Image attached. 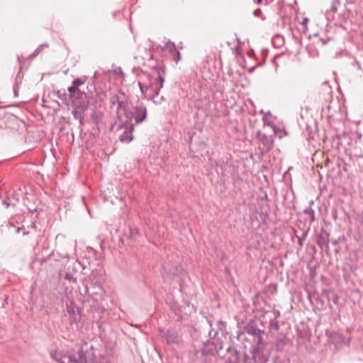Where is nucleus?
<instances>
[{
  "label": "nucleus",
  "instance_id": "2f4dec72",
  "mask_svg": "<svg viewBox=\"0 0 363 363\" xmlns=\"http://www.w3.org/2000/svg\"><path fill=\"white\" fill-rule=\"evenodd\" d=\"M311 222L315 221V216L314 214H311Z\"/></svg>",
  "mask_w": 363,
  "mask_h": 363
},
{
  "label": "nucleus",
  "instance_id": "e433bc0d",
  "mask_svg": "<svg viewBox=\"0 0 363 363\" xmlns=\"http://www.w3.org/2000/svg\"><path fill=\"white\" fill-rule=\"evenodd\" d=\"M21 230V228L18 227L17 229H16V232L17 233H19Z\"/></svg>",
  "mask_w": 363,
  "mask_h": 363
},
{
  "label": "nucleus",
  "instance_id": "9b49d317",
  "mask_svg": "<svg viewBox=\"0 0 363 363\" xmlns=\"http://www.w3.org/2000/svg\"><path fill=\"white\" fill-rule=\"evenodd\" d=\"M153 48L160 49L162 51H167L169 54L174 52L178 48L176 47L175 43L172 42L170 40L164 42L163 45H152Z\"/></svg>",
  "mask_w": 363,
  "mask_h": 363
},
{
  "label": "nucleus",
  "instance_id": "f8f14e48",
  "mask_svg": "<svg viewBox=\"0 0 363 363\" xmlns=\"http://www.w3.org/2000/svg\"><path fill=\"white\" fill-rule=\"evenodd\" d=\"M245 333L248 336L249 339L257 334H264V330L258 329L253 325L247 326Z\"/></svg>",
  "mask_w": 363,
  "mask_h": 363
},
{
  "label": "nucleus",
  "instance_id": "393cba45",
  "mask_svg": "<svg viewBox=\"0 0 363 363\" xmlns=\"http://www.w3.org/2000/svg\"><path fill=\"white\" fill-rule=\"evenodd\" d=\"M308 235L307 231L303 232L301 236H298V245L300 247H302L303 245V242L306 239V237Z\"/></svg>",
  "mask_w": 363,
  "mask_h": 363
},
{
  "label": "nucleus",
  "instance_id": "4468645a",
  "mask_svg": "<svg viewBox=\"0 0 363 363\" xmlns=\"http://www.w3.org/2000/svg\"><path fill=\"white\" fill-rule=\"evenodd\" d=\"M238 363H252L251 357L246 353H240L238 352Z\"/></svg>",
  "mask_w": 363,
  "mask_h": 363
},
{
  "label": "nucleus",
  "instance_id": "c03bdc74",
  "mask_svg": "<svg viewBox=\"0 0 363 363\" xmlns=\"http://www.w3.org/2000/svg\"><path fill=\"white\" fill-rule=\"evenodd\" d=\"M252 69H253V68H250L249 71H250V72H252Z\"/></svg>",
  "mask_w": 363,
  "mask_h": 363
},
{
  "label": "nucleus",
  "instance_id": "f257e3e1",
  "mask_svg": "<svg viewBox=\"0 0 363 363\" xmlns=\"http://www.w3.org/2000/svg\"><path fill=\"white\" fill-rule=\"evenodd\" d=\"M50 356L57 363H89L93 357V352L85 351L82 347L77 352L67 354L52 350L50 352Z\"/></svg>",
  "mask_w": 363,
  "mask_h": 363
},
{
  "label": "nucleus",
  "instance_id": "1a4fd4ad",
  "mask_svg": "<svg viewBox=\"0 0 363 363\" xmlns=\"http://www.w3.org/2000/svg\"><path fill=\"white\" fill-rule=\"evenodd\" d=\"M134 125L132 123H128L125 126V130L120 135L119 139L122 143H128L133 139V130Z\"/></svg>",
  "mask_w": 363,
  "mask_h": 363
},
{
  "label": "nucleus",
  "instance_id": "f3484780",
  "mask_svg": "<svg viewBox=\"0 0 363 363\" xmlns=\"http://www.w3.org/2000/svg\"><path fill=\"white\" fill-rule=\"evenodd\" d=\"M52 94L56 96L60 99L62 100L63 101H65L67 98V94L66 93L65 89H60L57 91H53Z\"/></svg>",
  "mask_w": 363,
  "mask_h": 363
},
{
  "label": "nucleus",
  "instance_id": "58836bf2",
  "mask_svg": "<svg viewBox=\"0 0 363 363\" xmlns=\"http://www.w3.org/2000/svg\"><path fill=\"white\" fill-rule=\"evenodd\" d=\"M257 2L258 4H260V3L262 2V0H257Z\"/></svg>",
  "mask_w": 363,
  "mask_h": 363
},
{
  "label": "nucleus",
  "instance_id": "bb28decb",
  "mask_svg": "<svg viewBox=\"0 0 363 363\" xmlns=\"http://www.w3.org/2000/svg\"><path fill=\"white\" fill-rule=\"evenodd\" d=\"M118 108L123 109V110H126L127 107H128V101H123V100H120L118 101Z\"/></svg>",
  "mask_w": 363,
  "mask_h": 363
},
{
  "label": "nucleus",
  "instance_id": "423d86ee",
  "mask_svg": "<svg viewBox=\"0 0 363 363\" xmlns=\"http://www.w3.org/2000/svg\"><path fill=\"white\" fill-rule=\"evenodd\" d=\"M250 352L252 363H266L267 362V357L263 353V347H252Z\"/></svg>",
  "mask_w": 363,
  "mask_h": 363
},
{
  "label": "nucleus",
  "instance_id": "39448f33",
  "mask_svg": "<svg viewBox=\"0 0 363 363\" xmlns=\"http://www.w3.org/2000/svg\"><path fill=\"white\" fill-rule=\"evenodd\" d=\"M164 82V77L159 72L158 76L157 77V83H159V88L155 89L154 94H152L149 99H151L152 102L157 105L161 104L164 101V96L159 95L160 89L163 87Z\"/></svg>",
  "mask_w": 363,
  "mask_h": 363
},
{
  "label": "nucleus",
  "instance_id": "a19ab883",
  "mask_svg": "<svg viewBox=\"0 0 363 363\" xmlns=\"http://www.w3.org/2000/svg\"><path fill=\"white\" fill-rule=\"evenodd\" d=\"M301 26H302L303 27H306V24L303 23V24H301Z\"/></svg>",
  "mask_w": 363,
  "mask_h": 363
},
{
  "label": "nucleus",
  "instance_id": "a211bd4d",
  "mask_svg": "<svg viewBox=\"0 0 363 363\" xmlns=\"http://www.w3.org/2000/svg\"><path fill=\"white\" fill-rule=\"evenodd\" d=\"M147 85V87L150 88L149 89V94L147 99L150 98V96H152V94H154V91L157 88H159V83H157V78L155 79L154 82H150Z\"/></svg>",
  "mask_w": 363,
  "mask_h": 363
},
{
  "label": "nucleus",
  "instance_id": "7ed1b4c3",
  "mask_svg": "<svg viewBox=\"0 0 363 363\" xmlns=\"http://www.w3.org/2000/svg\"><path fill=\"white\" fill-rule=\"evenodd\" d=\"M217 326L218 328V330L211 329L208 332V342L215 345L216 350L222 349L221 342L218 335L219 333H221V335H223L225 330L226 323L222 320H219L217 322Z\"/></svg>",
  "mask_w": 363,
  "mask_h": 363
},
{
  "label": "nucleus",
  "instance_id": "473e14b6",
  "mask_svg": "<svg viewBox=\"0 0 363 363\" xmlns=\"http://www.w3.org/2000/svg\"><path fill=\"white\" fill-rule=\"evenodd\" d=\"M260 12L261 11L259 9H257L254 11V14L257 16Z\"/></svg>",
  "mask_w": 363,
  "mask_h": 363
},
{
  "label": "nucleus",
  "instance_id": "ea45409f",
  "mask_svg": "<svg viewBox=\"0 0 363 363\" xmlns=\"http://www.w3.org/2000/svg\"><path fill=\"white\" fill-rule=\"evenodd\" d=\"M76 267H77L75 266V264H74L73 267H72V268H73V269H76Z\"/></svg>",
  "mask_w": 363,
  "mask_h": 363
},
{
  "label": "nucleus",
  "instance_id": "37998d69",
  "mask_svg": "<svg viewBox=\"0 0 363 363\" xmlns=\"http://www.w3.org/2000/svg\"><path fill=\"white\" fill-rule=\"evenodd\" d=\"M14 94H15V95H16V94H17V92H16V89H14Z\"/></svg>",
  "mask_w": 363,
  "mask_h": 363
},
{
  "label": "nucleus",
  "instance_id": "a18cd8bd",
  "mask_svg": "<svg viewBox=\"0 0 363 363\" xmlns=\"http://www.w3.org/2000/svg\"><path fill=\"white\" fill-rule=\"evenodd\" d=\"M67 312H68V313H70V310H69V308H67Z\"/></svg>",
  "mask_w": 363,
  "mask_h": 363
},
{
  "label": "nucleus",
  "instance_id": "b1692460",
  "mask_svg": "<svg viewBox=\"0 0 363 363\" xmlns=\"http://www.w3.org/2000/svg\"><path fill=\"white\" fill-rule=\"evenodd\" d=\"M86 82V77L84 78H77L72 82V85L74 86L79 87L80 85H82Z\"/></svg>",
  "mask_w": 363,
  "mask_h": 363
},
{
  "label": "nucleus",
  "instance_id": "7c9ffc66",
  "mask_svg": "<svg viewBox=\"0 0 363 363\" xmlns=\"http://www.w3.org/2000/svg\"><path fill=\"white\" fill-rule=\"evenodd\" d=\"M91 284H93L94 286H96L100 285V282L98 281H91Z\"/></svg>",
  "mask_w": 363,
  "mask_h": 363
},
{
  "label": "nucleus",
  "instance_id": "4c0bfd02",
  "mask_svg": "<svg viewBox=\"0 0 363 363\" xmlns=\"http://www.w3.org/2000/svg\"><path fill=\"white\" fill-rule=\"evenodd\" d=\"M4 203H5L7 206H9V204L7 203V201H6V200H5V201H4Z\"/></svg>",
  "mask_w": 363,
  "mask_h": 363
},
{
  "label": "nucleus",
  "instance_id": "412c9836",
  "mask_svg": "<svg viewBox=\"0 0 363 363\" xmlns=\"http://www.w3.org/2000/svg\"><path fill=\"white\" fill-rule=\"evenodd\" d=\"M65 279L69 281V282L75 283L77 282V277L72 274L71 272H67L65 274L64 277Z\"/></svg>",
  "mask_w": 363,
  "mask_h": 363
},
{
  "label": "nucleus",
  "instance_id": "c85d7f7f",
  "mask_svg": "<svg viewBox=\"0 0 363 363\" xmlns=\"http://www.w3.org/2000/svg\"><path fill=\"white\" fill-rule=\"evenodd\" d=\"M303 213L305 214H308L309 216H311V214H314L315 213L314 210L313 208H311V207H308V208H305L303 210Z\"/></svg>",
  "mask_w": 363,
  "mask_h": 363
},
{
  "label": "nucleus",
  "instance_id": "c756f323",
  "mask_svg": "<svg viewBox=\"0 0 363 363\" xmlns=\"http://www.w3.org/2000/svg\"><path fill=\"white\" fill-rule=\"evenodd\" d=\"M110 101H111V104L114 105L115 104H118V101H119V98L118 96L115 95L111 98Z\"/></svg>",
  "mask_w": 363,
  "mask_h": 363
},
{
  "label": "nucleus",
  "instance_id": "20e7f679",
  "mask_svg": "<svg viewBox=\"0 0 363 363\" xmlns=\"http://www.w3.org/2000/svg\"><path fill=\"white\" fill-rule=\"evenodd\" d=\"M159 333L161 337L165 340L167 344H179L180 337L178 333L174 330L159 329Z\"/></svg>",
  "mask_w": 363,
  "mask_h": 363
},
{
  "label": "nucleus",
  "instance_id": "ddd939ff",
  "mask_svg": "<svg viewBox=\"0 0 363 363\" xmlns=\"http://www.w3.org/2000/svg\"><path fill=\"white\" fill-rule=\"evenodd\" d=\"M68 91L69 95L72 99L79 98V95L82 94V92L79 91V88L74 86L72 84L68 88Z\"/></svg>",
  "mask_w": 363,
  "mask_h": 363
},
{
  "label": "nucleus",
  "instance_id": "79ce46f5",
  "mask_svg": "<svg viewBox=\"0 0 363 363\" xmlns=\"http://www.w3.org/2000/svg\"><path fill=\"white\" fill-rule=\"evenodd\" d=\"M208 323H209V325L211 327L212 326V323L210 321H208Z\"/></svg>",
  "mask_w": 363,
  "mask_h": 363
},
{
  "label": "nucleus",
  "instance_id": "c9c22d12",
  "mask_svg": "<svg viewBox=\"0 0 363 363\" xmlns=\"http://www.w3.org/2000/svg\"><path fill=\"white\" fill-rule=\"evenodd\" d=\"M182 43H179V46H178V48H177L178 50L182 48Z\"/></svg>",
  "mask_w": 363,
  "mask_h": 363
},
{
  "label": "nucleus",
  "instance_id": "4be33fe9",
  "mask_svg": "<svg viewBox=\"0 0 363 363\" xmlns=\"http://www.w3.org/2000/svg\"><path fill=\"white\" fill-rule=\"evenodd\" d=\"M107 359L104 356H100L98 358H94V354H93V357L91 360L89 362V363H107Z\"/></svg>",
  "mask_w": 363,
  "mask_h": 363
},
{
  "label": "nucleus",
  "instance_id": "49530a36",
  "mask_svg": "<svg viewBox=\"0 0 363 363\" xmlns=\"http://www.w3.org/2000/svg\"><path fill=\"white\" fill-rule=\"evenodd\" d=\"M274 363H276V362H274Z\"/></svg>",
  "mask_w": 363,
  "mask_h": 363
},
{
  "label": "nucleus",
  "instance_id": "aec40b11",
  "mask_svg": "<svg viewBox=\"0 0 363 363\" xmlns=\"http://www.w3.org/2000/svg\"><path fill=\"white\" fill-rule=\"evenodd\" d=\"M274 133L279 138H282L284 136L286 135V132L285 130H282L281 128L274 127Z\"/></svg>",
  "mask_w": 363,
  "mask_h": 363
},
{
  "label": "nucleus",
  "instance_id": "dca6fc26",
  "mask_svg": "<svg viewBox=\"0 0 363 363\" xmlns=\"http://www.w3.org/2000/svg\"><path fill=\"white\" fill-rule=\"evenodd\" d=\"M263 335L264 334H257L250 339L252 340L255 344H256V347H263Z\"/></svg>",
  "mask_w": 363,
  "mask_h": 363
},
{
  "label": "nucleus",
  "instance_id": "f704fd0d",
  "mask_svg": "<svg viewBox=\"0 0 363 363\" xmlns=\"http://www.w3.org/2000/svg\"><path fill=\"white\" fill-rule=\"evenodd\" d=\"M307 21H308V18H303L301 23H307Z\"/></svg>",
  "mask_w": 363,
  "mask_h": 363
},
{
  "label": "nucleus",
  "instance_id": "9d476101",
  "mask_svg": "<svg viewBox=\"0 0 363 363\" xmlns=\"http://www.w3.org/2000/svg\"><path fill=\"white\" fill-rule=\"evenodd\" d=\"M330 241V233L324 228H321L319 234L317 235V245L322 249L324 245L328 247Z\"/></svg>",
  "mask_w": 363,
  "mask_h": 363
},
{
  "label": "nucleus",
  "instance_id": "2eb2a0df",
  "mask_svg": "<svg viewBox=\"0 0 363 363\" xmlns=\"http://www.w3.org/2000/svg\"><path fill=\"white\" fill-rule=\"evenodd\" d=\"M48 47V43H43L41 45H40L32 53L30 54L29 56H28V59L29 60H33L34 59L35 57H37L43 50V49L44 48H47Z\"/></svg>",
  "mask_w": 363,
  "mask_h": 363
},
{
  "label": "nucleus",
  "instance_id": "0eeeda50",
  "mask_svg": "<svg viewBox=\"0 0 363 363\" xmlns=\"http://www.w3.org/2000/svg\"><path fill=\"white\" fill-rule=\"evenodd\" d=\"M134 118L136 124H139L145 121L147 118V108L143 104H137L134 107Z\"/></svg>",
  "mask_w": 363,
  "mask_h": 363
},
{
  "label": "nucleus",
  "instance_id": "6e6552de",
  "mask_svg": "<svg viewBox=\"0 0 363 363\" xmlns=\"http://www.w3.org/2000/svg\"><path fill=\"white\" fill-rule=\"evenodd\" d=\"M88 108V104H77L72 111V113L74 119L78 120L80 125H83L84 118V112Z\"/></svg>",
  "mask_w": 363,
  "mask_h": 363
},
{
  "label": "nucleus",
  "instance_id": "cd10ccee",
  "mask_svg": "<svg viewBox=\"0 0 363 363\" xmlns=\"http://www.w3.org/2000/svg\"><path fill=\"white\" fill-rule=\"evenodd\" d=\"M235 35L236 37V40L238 42V45L235 47V50L236 52H238L241 48V45H242V43L241 42L240 39L238 38L237 34H235Z\"/></svg>",
  "mask_w": 363,
  "mask_h": 363
},
{
  "label": "nucleus",
  "instance_id": "f03ea898",
  "mask_svg": "<svg viewBox=\"0 0 363 363\" xmlns=\"http://www.w3.org/2000/svg\"><path fill=\"white\" fill-rule=\"evenodd\" d=\"M340 4L339 0H334L331 8L325 13V17L328 21H336V23H343L348 20L349 12L345 11L344 13H337V7Z\"/></svg>",
  "mask_w": 363,
  "mask_h": 363
},
{
  "label": "nucleus",
  "instance_id": "5701e85b",
  "mask_svg": "<svg viewBox=\"0 0 363 363\" xmlns=\"http://www.w3.org/2000/svg\"><path fill=\"white\" fill-rule=\"evenodd\" d=\"M171 57L172 58V60L177 64L181 59V54L179 50H176L174 53L171 54Z\"/></svg>",
  "mask_w": 363,
  "mask_h": 363
},
{
  "label": "nucleus",
  "instance_id": "6ab92c4d",
  "mask_svg": "<svg viewBox=\"0 0 363 363\" xmlns=\"http://www.w3.org/2000/svg\"><path fill=\"white\" fill-rule=\"evenodd\" d=\"M138 86L140 87V91H141L142 94L143 95L144 98L147 99L150 88L147 87V84H145L144 83H143L141 82H138Z\"/></svg>",
  "mask_w": 363,
  "mask_h": 363
},
{
  "label": "nucleus",
  "instance_id": "a878e982",
  "mask_svg": "<svg viewBox=\"0 0 363 363\" xmlns=\"http://www.w3.org/2000/svg\"><path fill=\"white\" fill-rule=\"evenodd\" d=\"M266 141L264 142V145L266 146L267 150H270L273 146V140L270 138H268L267 137H264Z\"/></svg>",
  "mask_w": 363,
  "mask_h": 363
},
{
  "label": "nucleus",
  "instance_id": "72a5a7b5",
  "mask_svg": "<svg viewBox=\"0 0 363 363\" xmlns=\"http://www.w3.org/2000/svg\"><path fill=\"white\" fill-rule=\"evenodd\" d=\"M22 59H23V57H22V56H18V62H19L20 64L21 63Z\"/></svg>",
  "mask_w": 363,
  "mask_h": 363
}]
</instances>
